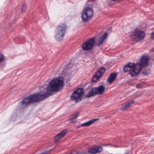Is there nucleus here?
Returning <instances> with one entry per match:
<instances>
[{
    "label": "nucleus",
    "mask_w": 154,
    "mask_h": 154,
    "mask_svg": "<svg viewBox=\"0 0 154 154\" xmlns=\"http://www.w3.org/2000/svg\"><path fill=\"white\" fill-rule=\"evenodd\" d=\"M151 38L152 39H154V31L151 34Z\"/></svg>",
    "instance_id": "b1692460"
},
{
    "label": "nucleus",
    "mask_w": 154,
    "mask_h": 154,
    "mask_svg": "<svg viewBox=\"0 0 154 154\" xmlns=\"http://www.w3.org/2000/svg\"><path fill=\"white\" fill-rule=\"evenodd\" d=\"M83 93L82 89L78 88L72 94L71 98L75 102H78L81 100Z\"/></svg>",
    "instance_id": "423d86ee"
},
{
    "label": "nucleus",
    "mask_w": 154,
    "mask_h": 154,
    "mask_svg": "<svg viewBox=\"0 0 154 154\" xmlns=\"http://www.w3.org/2000/svg\"><path fill=\"white\" fill-rule=\"evenodd\" d=\"M66 133L67 131L66 130H63L56 135L54 138L55 142H56L59 140L62 137L64 136Z\"/></svg>",
    "instance_id": "9b49d317"
},
{
    "label": "nucleus",
    "mask_w": 154,
    "mask_h": 154,
    "mask_svg": "<svg viewBox=\"0 0 154 154\" xmlns=\"http://www.w3.org/2000/svg\"><path fill=\"white\" fill-rule=\"evenodd\" d=\"M26 5L25 4H24L22 6L21 10L22 11H24L26 9Z\"/></svg>",
    "instance_id": "4be33fe9"
},
{
    "label": "nucleus",
    "mask_w": 154,
    "mask_h": 154,
    "mask_svg": "<svg viewBox=\"0 0 154 154\" xmlns=\"http://www.w3.org/2000/svg\"><path fill=\"white\" fill-rule=\"evenodd\" d=\"M66 29V25L62 23L59 25L55 31L54 37L57 41L61 40L63 38Z\"/></svg>",
    "instance_id": "f03ea898"
},
{
    "label": "nucleus",
    "mask_w": 154,
    "mask_h": 154,
    "mask_svg": "<svg viewBox=\"0 0 154 154\" xmlns=\"http://www.w3.org/2000/svg\"><path fill=\"white\" fill-rule=\"evenodd\" d=\"M99 119V118L92 119L88 122H85L81 125V126L85 127L89 126L92 124L94 123L96 121H97Z\"/></svg>",
    "instance_id": "2eb2a0df"
},
{
    "label": "nucleus",
    "mask_w": 154,
    "mask_h": 154,
    "mask_svg": "<svg viewBox=\"0 0 154 154\" xmlns=\"http://www.w3.org/2000/svg\"><path fill=\"white\" fill-rule=\"evenodd\" d=\"M64 86V79L60 77L54 78L49 83L46 88L44 89L43 91L30 95L24 98L19 106V109L23 108L31 103H34L44 99L52 94L53 92H57Z\"/></svg>",
    "instance_id": "f257e3e1"
},
{
    "label": "nucleus",
    "mask_w": 154,
    "mask_h": 154,
    "mask_svg": "<svg viewBox=\"0 0 154 154\" xmlns=\"http://www.w3.org/2000/svg\"><path fill=\"white\" fill-rule=\"evenodd\" d=\"M105 71V69L103 67H102L99 69L98 71L96 73L94 76L92 80L93 82H96L97 80L101 77Z\"/></svg>",
    "instance_id": "1a4fd4ad"
},
{
    "label": "nucleus",
    "mask_w": 154,
    "mask_h": 154,
    "mask_svg": "<svg viewBox=\"0 0 154 154\" xmlns=\"http://www.w3.org/2000/svg\"><path fill=\"white\" fill-rule=\"evenodd\" d=\"M143 73L146 75L149 74L150 73V70L149 69H147L143 71Z\"/></svg>",
    "instance_id": "6ab92c4d"
},
{
    "label": "nucleus",
    "mask_w": 154,
    "mask_h": 154,
    "mask_svg": "<svg viewBox=\"0 0 154 154\" xmlns=\"http://www.w3.org/2000/svg\"><path fill=\"white\" fill-rule=\"evenodd\" d=\"M127 154V153H126V154Z\"/></svg>",
    "instance_id": "393cba45"
},
{
    "label": "nucleus",
    "mask_w": 154,
    "mask_h": 154,
    "mask_svg": "<svg viewBox=\"0 0 154 154\" xmlns=\"http://www.w3.org/2000/svg\"><path fill=\"white\" fill-rule=\"evenodd\" d=\"M107 33L106 32L104 33V34L100 37L97 40V45H99L103 43L105 39L107 37Z\"/></svg>",
    "instance_id": "4468645a"
},
{
    "label": "nucleus",
    "mask_w": 154,
    "mask_h": 154,
    "mask_svg": "<svg viewBox=\"0 0 154 154\" xmlns=\"http://www.w3.org/2000/svg\"><path fill=\"white\" fill-rule=\"evenodd\" d=\"M145 35V33L144 32L139 30H136L132 32L131 37L133 40L138 41L143 39Z\"/></svg>",
    "instance_id": "39448f33"
},
{
    "label": "nucleus",
    "mask_w": 154,
    "mask_h": 154,
    "mask_svg": "<svg viewBox=\"0 0 154 154\" xmlns=\"http://www.w3.org/2000/svg\"><path fill=\"white\" fill-rule=\"evenodd\" d=\"M149 60V58L147 56H143L140 60L141 63H139L142 66V69L144 66H146Z\"/></svg>",
    "instance_id": "f8f14e48"
},
{
    "label": "nucleus",
    "mask_w": 154,
    "mask_h": 154,
    "mask_svg": "<svg viewBox=\"0 0 154 154\" xmlns=\"http://www.w3.org/2000/svg\"><path fill=\"white\" fill-rule=\"evenodd\" d=\"M89 153L91 154H96V153L95 148H90L88 151L84 153L85 154H88Z\"/></svg>",
    "instance_id": "f3484780"
},
{
    "label": "nucleus",
    "mask_w": 154,
    "mask_h": 154,
    "mask_svg": "<svg viewBox=\"0 0 154 154\" xmlns=\"http://www.w3.org/2000/svg\"><path fill=\"white\" fill-rule=\"evenodd\" d=\"M96 151V153H99L102 151L103 150L102 148L100 146H98L95 148Z\"/></svg>",
    "instance_id": "a211bd4d"
},
{
    "label": "nucleus",
    "mask_w": 154,
    "mask_h": 154,
    "mask_svg": "<svg viewBox=\"0 0 154 154\" xmlns=\"http://www.w3.org/2000/svg\"><path fill=\"white\" fill-rule=\"evenodd\" d=\"M134 63H129L126 64L123 67V70L125 72L131 71L135 66Z\"/></svg>",
    "instance_id": "9d476101"
},
{
    "label": "nucleus",
    "mask_w": 154,
    "mask_h": 154,
    "mask_svg": "<svg viewBox=\"0 0 154 154\" xmlns=\"http://www.w3.org/2000/svg\"><path fill=\"white\" fill-rule=\"evenodd\" d=\"M117 75V74L116 73L113 72L111 73L109 77L107 80L108 83L110 84L112 83L116 79Z\"/></svg>",
    "instance_id": "ddd939ff"
},
{
    "label": "nucleus",
    "mask_w": 154,
    "mask_h": 154,
    "mask_svg": "<svg viewBox=\"0 0 154 154\" xmlns=\"http://www.w3.org/2000/svg\"><path fill=\"white\" fill-rule=\"evenodd\" d=\"M78 116V115L77 114H75L72 117L71 119H75L77 118Z\"/></svg>",
    "instance_id": "5701e85b"
},
{
    "label": "nucleus",
    "mask_w": 154,
    "mask_h": 154,
    "mask_svg": "<svg viewBox=\"0 0 154 154\" xmlns=\"http://www.w3.org/2000/svg\"><path fill=\"white\" fill-rule=\"evenodd\" d=\"M143 82H140L139 83L136 85V87L138 88L142 87L143 86Z\"/></svg>",
    "instance_id": "aec40b11"
},
{
    "label": "nucleus",
    "mask_w": 154,
    "mask_h": 154,
    "mask_svg": "<svg viewBox=\"0 0 154 154\" xmlns=\"http://www.w3.org/2000/svg\"><path fill=\"white\" fill-rule=\"evenodd\" d=\"M4 59V56L2 54H0V62H2Z\"/></svg>",
    "instance_id": "412c9836"
},
{
    "label": "nucleus",
    "mask_w": 154,
    "mask_h": 154,
    "mask_svg": "<svg viewBox=\"0 0 154 154\" xmlns=\"http://www.w3.org/2000/svg\"><path fill=\"white\" fill-rule=\"evenodd\" d=\"M134 102V101L133 100H131L129 102H128L125 105L122 106L121 108V110H125L127 108L129 107Z\"/></svg>",
    "instance_id": "dca6fc26"
},
{
    "label": "nucleus",
    "mask_w": 154,
    "mask_h": 154,
    "mask_svg": "<svg viewBox=\"0 0 154 154\" xmlns=\"http://www.w3.org/2000/svg\"><path fill=\"white\" fill-rule=\"evenodd\" d=\"M105 90V87L103 85H100L97 87L91 88L88 93L86 95L87 97L89 98L97 95L102 94Z\"/></svg>",
    "instance_id": "7ed1b4c3"
},
{
    "label": "nucleus",
    "mask_w": 154,
    "mask_h": 154,
    "mask_svg": "<svg viewBox=\"0 0 154 154\" xmlns=\"http://www.w3.org/2000/svg\"><path fill=\"white\" fill-rule=\"evenodd\" d=\"M93 14L92 8H90L88 6H85L81 16L82 21L85 22L88 21L92 17Z\"/></svg>",
    "instance_id": "20e7f679"
},
{
    "label": "nucleus",
    "mask_w": 154,
    "mask_h": 154,
    "mask_svg": "<svg viewBox=\"0 0 154 154\" xmlns=\"http://www.w3.org/2000/svg\"><path fill=\"white\" fill-rule=\"evenodd\" d=\"M95 43L94 38H91L86 41L82 45V48L83 50L87 51L91 49Z\"/></svg>",
    "instance_id": "0eeeda50"
},
{
    "label": "nucleus",
    "mask_w": 154,
    "mask_h": 154,
    "mask_svg": "<svg viewBox=\"0 0 154 154\" xmlns=\"http://www.w3.org/2000/svg\"><path fill=\"white\" fill-rule=\"evenodd\" d=\"M142 67L139 63H137L130 72V74L131 77H134L137 76L141 71Z\"/></svg>",
    "instance_id": "6e6552de"
}]
</instances>
